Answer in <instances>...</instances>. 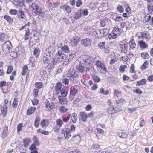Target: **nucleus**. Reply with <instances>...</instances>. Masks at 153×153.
Instances as JSON below:
<instances>
[{
	"label": "nucleus",
	"mask_w": 153,
	"mask_h": 153,
	"mask_svg": "<svg viewBox=\"0 0 153 153\" xmlns=\"http://www.w3.org/2000/svg\"><path fill=\"white\" fill-rule=\"evenodd\" d=\"M31 7L33 9V11L36 14L41 16H43L44 11L42 8L40 7L36 4L32 3Z\"/></svg>",
	"instance_id": "obj_1"
},
{
	"label": "nucleus",
	"mask_w": 153,
	"mask_h": 153,
	"mask_svg": "<svg viewBox=\"0 0 153 153\" xmlns=\"http://www.w3.org/2000/svg\"><path fill=\"white\" fill-rule=\"evenodd\" d=\"M12 45L10 42L7 41L3 45L2 49L4 53H7L9 52L10 49L12 48Z\"/></svg>",
	"instance_id": "obj_2"
},
{
	"label": "nucleus",
	"mask_w": 153,
	"mask_h": 153,
	"mask_svg": "<svg viewBox=\"0 0 153 153\" xmlns=\"http://www.w3.org/2000/svg\"><path fill=\"white\" fill-rule=\"evenodd\" d=\"M82 59L84 64H91L94 62V59L88 56H83Z\"/></svg>",
	"instance_id": "obj_3"
},
{
	"label": "nucleus",
	"mask_w": 153,
	"mask_h": 153,
	"mask_svg": "<svg viewBox=\"0 0 153 153\" xmlns=\"http://www.w3.org/2000/svg\"><path fill=\"white\" fill-rule=\"evenodd\" d=\"M79 88V86L78 85L73 86L71 87L70 92V97H69L70 99L71 96H72L73 97L78 93V91Z\"/></svg>",
	"instance_id": "obj_4"
},
{
	"label": "nucleus",
	"mask_w": 153,
	"mask_h": 153,
	"mask_svg": "<svg viewBox=\"0 0 153 153\" xmlns=\"http://www.w3.org/2000/svg\"><path fill=\"white\" fill-rule=\"evenodd\" d=\"M65 56L66 55L65 54L63 53L62 54L61 52L58 51L57 53L56 54V59H57L56 61L60 62L64 61L65 57Z\"/></svg>",
	"instance_id": "obj_5"
},
{
	"label": "nucleus",
	"mask_w": 153,
	"mask_h": 153,
	"mask_svg": "<svg viewBox=\"0 0 153 153\" xmlns=\"http://www.w3.org/2000/svg\"><path fill=\"white\" fill-rule=\"evenodd\" d=\"M56 64V62L54 58H53V60L51 62L49 63L48 65L47 66L46 68L48 70V71L50 72L53 70Z\"/></svg>",
	"instance_id": "obj_6"
},
{
	"label": "nucleus",
	"mask_w": 153,
	"mask_h": 153,
	"mask_svg": "<svg viewBox=\"0 0 153 153\" xmlns=\"http://www.w3.org/2000/svg\"><path fill=\"white\" fill-rule=\"evenodd\" d=\"M74 56H75L74 54H69V56H67L66 55L64 59L65 61L63 62V64L65 65L68 64L70 61Z\"/></svg>",
	"instance_id": "obj_7"
},
{
	"label": "nucleus",
	"mask_w": 153,
	"mask_h": 153,
	"mask_svg": "<svg viewBox=\"0 0 153 153\" xmlns=\"http://www.w3.org/2000/svg\"><path fill=\"white\" fill-rule=\"evenodd\" d=\"M68 91V88L67 86H64L62 89L60 91L61 95V96L63 97H66Z\"/></svg>",
	"instance_id": "obj_8"
},
{
	"label": "nucleus",
	"mask_w": 153,
	"mask_h": 153,
	"mask_svg": "<svg viewBox=\"0 0 153 153\" xmlns=\"http://www.w3.org/2000/svg\"><path fill=\"white\" fill-rule=\"evenodd\" d=\"M62 132L64 134V137L66 139H69L71 136V130L68 129H63Z\"/></svg>",
	"instance_id": "obj_9"
},
{
	"label": "nucleus",
	"mask_w": 153,
	"mask_h": 153,
	"mask_svg": "<svg viewBox=\"0 0 153 153\" xmlns=\"http://www.w3.org/2000/svg\"><path fill=\"white\" fill-rule=\"evenodd\" d=\"M79 37L75 36L73 37V39L71 40L70 43L72 46H76L79 42Z\"/></svg>",
	"instance_id": "obj_10"
},
{
	"label": "nucleus",
	"mask_w": 153,
	"mask_h": 153,
	"mask_svg": "<svg viewBox=\"0 0 153 153\" xmlns=\"http://www.w3.org/2000/svg\"><path fill=\"white\" fill-rule=\"evenodd\" d=\"M120 16V15L119 14L114 13L112 16V19L115 22H120L121 20H123L122 17Z\"/></svg>",
	"instance_id": "obj_11"
},
{
	"label": "nucleus",
	"mask_w": 153,
	"mask_h": 153,
	"mask_svg": "<svg viewBox=\"0 0 153 153\" xmlns=\"http://www.w3.org/2000/svg\"><path fill=\"white\" fill-rule=\"evenodd\" d=\"M79 118L83 122L87 121V115L85 112H81L80 113L79 116Z\"/></svg>",
	"instance_id": "obj_12"
},
{
	"label": "nucleus",
	"mask_w": 153,
	"mask_h": 153,
	"mask_svg": "<svg viewBox=\"0 0 153 153\" xmlns=\"http://www.w3.org/2000/svg\"><path fill=\"white\" fill-rule=\"evenodd\" d=\"M76 68L78 71L80 73H84L88 69L87 67L80 65H77Z\"/></svg>",
	"instance_id": "obj_13"
},
{
	"label": "nucleus",
	"mask_w": 153,
	"mask_h": 153,
	"mask_svg": "<svg viewBox=\"0 0 153 153\" xmlns=\"http://www.w3.org/2000/svg\"><path fill=\"white\" fill-rule=\"evenodd\" d=\"M128 44H120V47L121 49V51L122 52L126 53L127 51Z\"/></svg>",
	"instance_id": "obj_14"
},
{
	"label": "nucleus",
	"mask_w": 153,
	"mask_h": 153,
	"mask_svg": "<svg viewBox=\"0 0 153 153\" xmlns=\"http://www.w3.org/2000/svg\"><path fill=\"white\" fill-rule=\"evenodd\" d=\"M81 43L85 47H87L90 45L91 44V41L90 39L86 38L84 39H82Z\"/></svg>",
	"instance_id": "obj_15"
},
{
	"label": "nucleus",
	"mask_w": 153,
	"mask_h": 153,
	"mask_svg": "<svg viewBox=\"0 0 153 153\" xmlns=\"http://www.w3.org/2000/svg\"><path fill=\"white\" fill-rule=\"evenodd\" d=\"M58 51L61 52V53H68L69 51V49L68 47L66 45H65L61 48L60 51Z\"/></svg>",
	"instance_id": "obj_16"
},
{
	"label": "nucleus",
	"mask_w": 153,
	"mask_h": 153,
	"mask_svg": "<svg viewBox=\"0 0 153 153\" xmlns=\"http://www.w3.org/2000/svg\"><path fill=\"white\" fill-rule=\"evenodd\" d=\"M62 84L61 82H58L57 83L55 86V91L58 94L59 91H60L62 89Z\"/></svg>",
	"instance_id": "obj_17"
},
{
	"label": "nucleus",
	"mask_w": 153,
	"mask_h": 153,
	"mask_svg": "<svg viewBox=\"0 0 153 153\" xmlns=\"http://www.w3.org/2000/svg\"><path fill=\"white\" fill-rule=\"evenodd\" d=\"M55 49L52 47H49L47 49L46 51L48 52L49 54V56H51L54 52Z\"/></svg>",
	"instance_id": "obj_18"
},
{
	"label": "nucleus",
	"mask_w": 153,
	"mask_h": 153,
	"mask_svg": "<svg viewBox=\"0 0 153 153\" xmlns=\"http://www.w3.org/2000/svg\"><path fill=\"white\" fill-rule=\"evenodd\" d=\"M68 75H69L68 77L69 78L70 80L72 81L75 80L76 77L78 76V74L76 73H71L70 72L69 73Z\"/></svg>",
	"instance_id": "obj_19"
},
{
	"label": "nucleus",
	"mask_w": 153,
	"mask_h": 153,
	"mask_svg": "<svg viewBox=\"0 0 153 153\" xmlns=\"http://www.w3.org/2000/svg\"><path fill=\"white\" fill-rule=\"evenodd\" d=\"M73 140L75 141L76 143L79 142L81 141L80 136L79 135L74 136L72 137Z\"/></svg>",
	"instance_id": "obj_20"
},
{
	"label": "nucleus",
	"mask_w": 153,
	"mask_h": 153,
	"mask_svg": "<svg viewBox=\"0 0 153 153\" xmlns=\"http://www.w3.org/2000/svg\"><path fill=\"white\" fill-rule=\"evenodd\" d=\"M23 145L24 147H27L31 142V140L30 138H27L23 140Z\"/></svg>",
	"instance_id": "obj_21"
},
{
	"label": "nucleus",
	"mask_w": 153,
	"mask_h": 153,
	"mask_svg": "<svg viewBox=\"0 0 153 153\" xmlns=\"http://www.w3.org/2000/svg\"><path fill=\"white\" fill-rule=\"evenodd\" d=\"M107 35H108V37L109 39H114L117 37V35L114 32L111 33H107Z\"/></svg>",
	"instance_id": "obj_22"
},
{
	"label": "nucleus",
	"mask_w": 153,
	"mask_h": 153,
	"mask_svg": "<svg viewBox=\"0 0 153 153\" xmlns=\"http://www.w3.org/2000/svg\"><path fill=\"white\" fill-rule=\"evenodd\" d=\"M129 46L130 47V49H131L132 50H133L135 48L136 46V44L135 43L134 40L133 39H132L130 40L129 42Z\"/></svg>",
	"instance_id": "obj_23"
},
{
	"label": "nucleus",
	"mask_w": 153,
	"mask_h": 153,
	"mask_svg": "<svg viewBox=\"0 0 153 153\" xmlns=\"http://www.w3.org/2000/svg\"><path fill=\"white\" fill-rule=\"evenodd\" d=\"M138 44L140 47L142 49H145L148 47L147 45L143 41H140L138 42Z\"/></svg>",
	"instance_id": "obj_24"
},
{
	"label": "nucleus",
	"mask_w": 153,
	"mask_h": 153,
	"mask_svg": "<svg viewBox=\"0 0 153 153\" xmlns=\"http://www.w3.org/2000/svg\"><path fill=\"white\" fill-rule=\"evenodd\" d=\"M28 67L27 65H25L23 68L22 71V75L24 76L26 75L28 71Z\"/></svg>",
	"instance_id": "obj_25"
},
{
	"label": "nucleus",
	"mask_w": 153,
	"mask_h": 153,
	"mask_svg": "<svg viewBox=\"0 0 153 153\" xmlns=\"http://www.w3.org/2000/svg\"><path fill=\"white\" fill-rule=\"evenodd\" d=\"M61 9H64L67 13H70L71 11V7L68 5H64L60 7Z\"/></svg>",
	"instance_id": "obj_26"
},
{
	"label": "nucleus",
	"mask_w": 153,
	"mask_h": 153,
	"mask_svg": "<svg viewBox=\"0 0 153 153\" xmlns=\"http://www.w3.org/2000/svg\"><path fill=\"white\" fill-rule=\"evenodd\" d=\"M50 59L48 55L44 56L42 58L43 63L45 64H48L50 61Z\"/></svg>",
	"instance_id": "obj_27"
},
{
	"label": "nucleus",
	"mask_w": 153,
	"mask_h": 153,
	"mask_svg": "<svg viewBox=\"0 0 153 153\" xmlns=\"http://www.w3.org/2000/svg\"><path fill=\"white\" fill-rule=\"evenodd\" d=\"M77 115L76 113H74L72 114L71 120L73 123H75L77 121Z\"/></svg>",
	"instance_id": "obj_28"
},
{
	"label": "nucleus",
	"mask_w": 153,
	"mask_h": 153,
	"mask_svg": "<svg viewBox=\"0 0 153 153\" xmlns=\"http://www.w3.org/2000/svg\"><path fill=\"white\" fill-rule=\"evenodd\" d=\"M107 112L108 114H112L114 113H116L114 109V107L113 105L110 106L107 109Z\"/></svg>",
	"instance_id": "obj_29"
},
{
	"label": "nucleus",
	"mask_w": 153,
	"mask_h": 153,
	"mask_svg": "<svg viewBox=\"0 0 153 153\" xmlns=\"http://www.w3.org/2000/svg\"><path fill=\"white\" fill-rule=\"evenodd\" d=\"M4 18L10 24L12 23L13 21V18L10 16L6 15L4 16Z\"/></svg>",
	"instance_id": "obj_30"
},
{
	"label": "nucleus",
	"mask_w": 153,
	"mask_h": 153,
	"mask_svg": "<svg viewBox=\"0 0 153 153\" xmlns=\"http://www.w3.org/2000/svg\"><path fill=\"white\" fill-rule=\"evenodd\" d=\"M36 108L34 107H31L27 111V114L28 115H30L34 112Z\"/></svg>",
	"instance_id": "obj_31"
},
{
	"label": "nucleus",
	"mask_w": 153,
	"mask_h": 153,
	"mask_svg": "<svg viewBox=\"0 0 153 153\" xmlns=\"http://www.w3.org/2000/svg\"><path fill=\"white\" fill-rule=\"evenodd\" d=\"M117 136L120 138L122 139H125L127 137V134L123 132L118 133L117 134Z\"/></svg>",
	"instance_id": "obj_32"
},
{
	"label": "nucleus",
	"mask_w": 153,
	"mask_h": 153,
	"mask_svg": "<svg viewBox=\"0 0 153 153\" xmlns=\"http://www.w3.org/2000/svg\"><path fill=\"white\" fill-rule=\"evenodd\" d=\"M40 53L39 49L38 48H35L33 52V54L36 58H37L39 56Z\"/></svg>",
	"instance_id": "obj_33"
},
{
	"label": "nucleus",
	"mask_w": 153,
	"mask_h": 153,
	"mask_svg": "<svg viewBox=\"0 0 153 153\" xmlns=\"http://www.w3.org/2000/svg\"><path fill=\"white\" fill-rule=\"evenodd\" d=\"M17 14L18 18H20L21 19L24 18L25 15L24 12L22 10H20L18 12H17Z\"/></svg>",
	"instance_id": "obj_34"
},
{
	"label": "nucleus",
	"mask_w": 153,
	"mask_h": 153,
	"mask_svg": "<svg viewBox=\"0 0 153 153\" xmlns=\"http://www.w3.org/2000/svg\"><path fill=\"white\" fill-rule=\"evenodd\" d=\"M146 83V81L145 79H142L140 81H138L137 82L136 85L140 86L141 85H143Z\"/></svg>",
	"instance_id": "obj_35"
},
{
	"label": "nucleus",
	"mask_w": 153,
	"mask_h": 153,
	"mask_svg": "<svg viewBox=\"0 0 153 153\" xmlns=\"http://www.w3.org/2000/svg\"><path fill=\"white\" fill-rule=\"evenodd\" d=\"M141 56L145 59H148L149 58V55L146 52H144L141 53Z\"/></svg>",
	"instance_id": "obj_36"
},
{
	"label": "nucleus",
	"mask_w": 153,
	"mask_h": 153,
	"mask_svg": "<svg viewBox=\"0 0 153 153\" xmlns=\"http://www.w3.org/2000/svg\"><path fill=\"white\" fill-rule=\"evenodd\" d=\"M125 100L124 99L121 98L120 99L117 100L116 101V103L117 104H120V105H122L125 103Z\"/></svg>",
	"instance_id": "obj_37"
},
{
	"label": "nucleus",
	"mask_w": 153,
	"mask_h": 153,
	"mask_svg": "<svg viewBox=\"0 0 153 153\" xmlns=\"http://www.w3.org/2000/svg\"><path fill=\"white\" fill-rule=\"evenodd\" d=\"M7 131L8 130L7 128H4L2 135V137L3 139H4L7 136Z\"/></svg>",
	"instance_id": "obj_38"
},
{
	"label": "nucleus",
	"mask_w": 153,
	"mask_h": 153,
	"mask_svg": "<svg viewBox=\"0 0 153 153\" xmlns=\"http://www.w3.org/2000/svg\"><path fill=\"white\" fill-rule=\"evenodd\" d=\"M81 17V13L80 11H78L73 16L74 18L76 19H78Z\"/></svg>",
	"instance_id": "obj_39"
},
{
	"label": "nucleus",
	"mask_w": 153,
	"mask_h": 153,
	"mask_svg": "<svg viewBox=\"0 0 153 153\" xmlns=\"http://www.w3.org/2000/svg\"><path fill=\"white\" fill-rule=\"evenodd\" d=\"M59 109V111L62 113H65L68 111V109L64 106L60 107Z\"/></svg>",
	"instance_id": "obj_40"
},
{
	"label": "nucleus",
	"mask_w": 153,
	"mask_h": 153,
	"mask_svg": "<svg viewBox=\"0 0 153 153\" xmlns=\"http://www.w3.org/2000/svg\"><path fill=\"white\" fill-rule=\"evenodd\" d=\"M40 118L39 117H37L35 120L34 126L36 128L38 127L39 125Z\"/></svg>",
	"instance_id": "obj_41"
},
{
	"label": "nucleus",
	"mask_w": 153,
	"mask_h": 153,
	"mask_svg": "<svg viewBox=\"0 0 153 153\" xmlns=\"http://www.w3.org/2000/svg\"><path fill=\"white\" fill-rule=\"evenodd\" d=\"M35 86L38 89H41L43 87V85L41 82H36L35 84Z\"/></svg>",
	"instance_id": "obj_42"
},
{
	"label": "nucleus",
	"mask_w": 153,
	"mask_h": 153,
	"mask_svg": "<svg viewBox=\"0 0 153 153\" xmlns=\"http://www.w3.org/2000/svg\"><path fill=\"white\" fill-rule=\"evenodd\" d=\"M5 108L4 107H3V109H1V111L2 112V114L4 116H6L7 114V107L5 105Z\"/></svg>",
	"instance_id": "obj_43"
},
{
	"label": "nucleus",
	"mask_w": 153,
	"mask_h": 153,
	"mask_svg": "<svg viewBox=\"0 0 153 153\" xmlns=\"http://www.w3.org/2000/svg\"><path fill=\"white\" fill-rule=\"evenodd\" d=\"M92 79L94 81L96 82H99L100 80V78L97 76H93L92 77Z\"/></svg>",
	"instance_id": "obj_44"
},
{
	"label": "nucleus",
	"mask_w": 153,
	"mask_h": 153,
	"mask_svg": "<svg viewBox=\"0 0 153 153\" xmlns=\"http://www.w3.org/2000/svg\"><path fill=\"white\" fill-rule=\"evenodd\" d=\"M117 10L120 13H123L124 11V9L121 5L118 6L117 8Z\"/></svg>",
	"instance_id": "obj_45"
},
{
	"label": "nucleus",
	"mask_w": 153,
	"mask_h": 153,
	"mask_svg": "<svg viewBox=\"0 0 153 153\" xmlns=\"http://www.w3.org/2000/svg\"><path fill=\"white\" fill-rule=\"evenodd\" d=\"M122 30L120 28H119L118 26H116L113 29L112 32H121Z\"/></svg>",
	"instance_id": "obj_46"
},
{
	"label": "nucleus",
	"mask_w": 153,
	"mask_h": 153,
	"mask_svg": "<svg viewBox=\"0 0 153 153\" xmlns=\"http://www.w3.org/2000/svg\"><path fill=\"white\" fill-rule=\"evenodd\" d=\"M126 68V65H121L119 68V71L121 73H123L124 72L125 69Z\"/></svg>",
	"instance_id": "obj_47"
},
{
	"label": "nucleus",
	"mask_w": 153,
	"mask_h": 153,
	"mask_svg": "<svg viewBox=\"0 0 153 153\" xmlns=\"http://www.w3.org/2000/svg\"><path fill=\"white\" fill-rule=\"evenodd\" d=\"M125 10L126 12L128 14H129V13H131V9L130 8L129 6L128 5H125Z\"/></svg>",
	"instance_id": "obj_48"
},
{
	"label": "nucleus",
	"mask_w": 153,
	"mask_h": 153,
	"mask_svg": "<svg viewBox=\"0 0 153 153\" xmlns=\"http://www.w3.org/2000/svg\"><path fill=\"white\" fill-rule=\"evenodd\" d=\"M56 125L61 127L63 124V123L60 119H58L56 120Z\"/></svg>",
	"instance_id": "obj_49"
},
{
	"label": "nucleus",
	"mask_w": 153,
	"mask_h": 153,
	"mask_svg": "<svg viewBox=\"0 0 153 153\" xmlns=\"http://www.w3.org/2000/svg\"><path fill=\"white\" fill-rule=\"evenodd\" d=\"M113 53L112 51L111 50L110 48L108 47L106 48V53H110V55L111 56L112 55Z\"/></svg>",
	"instance_id": "obj_50"
},
{
	"label": "nucleus",
	"mask_w": 153,
	"mask_h": 153,
	"mask_svg": "<svg viewBox=\"0 0 153 153\" xmlns=\"http://www.w3.org/2000/svg\"><path fill=\"white\" fill-rule=\"evenodd\" d=\"M98 46L101 49H104L105 48V42H102L101 43H100L98 45Z\"/></svg>",
	"instance_id": "obj_51"
},
{
	"label": "nucleus",
	"mask_w": 153,
	"mask_h": 153,
	"mask_svg": "<svg viewBox=\"0 0 153 153\" xmlns=\"http://www.w3.org/2000/svg\"><path fill=\"white\" fill-rule=\"evenodd\" d=\"M17 10L16 9H11L10 11V13L12 15H15L17 14Z\"/></svg>",
	"instance_id": "obj_52"
},
{
	"label": "nucleus",
	"mask_w": 153,
	"mask_h": 153,
	"mask_svg": "<svg viewBox=\"0 0 153 153\" xmlns=\"http://www.w3.org/2000/svg\"><path fill=\"white\" fill-rule=\"evenodd\" d=\"M148 10L149 12L151 13L153 12V5L150 4V5H148Z\"/></svg>",
	"instance_id": "obj_53"
},
{
	"label": "nucleus",
	"mask_w": 153,
	"mask_h": 153,
	"mask_svg": "<svg viewBox=\"0 0 153 153\" xmlns=\"http://www.w3.org/2000/svg\"><path fill=\"white\" fill-rule=\"evenodd\" d=\"M148 62L147 60L145 61L143 65L141 66V69L142 70L145 69L146 68V65L147 64H148Z\"/></svg>",
	"instance_id": "obj_54"
},
{
	"label": "nucleus",
	"mask_w": 153,
	"mask_h": 153,
	"mask_svg": "<svg viewBox=\"0 0 153 153\" xmlns=\"http://www.w3.org/2000/svg\"><path fill=\"white\" fill-rule=\"evenodd\" d=\"M18 102V99L17 98H15L14 100V102L12 104V106L14 107H16L17 105V103Z\"/></svg>",
	"instance_id": "obj_55"
},
{
	"label": "nucleus",
	"mask_w": 153,
	"mask_h": 153,
	"mask_svg": "<svg viewBox=\"0 0 153 153\" xmlns=\"http://www.w3.org/2000/svg\"><path fill=\"white\" fill-rule=\"evenodd\" d=\"M22 50L21 48L19 47H18L16 48V52L17 54H22Z\"/></svg>",
	"instance_id": "obj_56"
},
{
	"label": "nucleus",
	"mask_w": 153,
	"mask_h": 153,
	"mask_svg": "<svg viewBox=\"0 0 153 153\" xmlns=\"http://www.w3.org/2000/svg\"><path fill=\"white\" fill-rule=\"evenodd\" d=\"M104 29H102L101 30H100V34L99 36L101 38L103 37H104L105 36L104 35L105 32L104 31Z\"/></svg>",
	"instance_id": "obj_57"
},
{
	"label": "nucleus",
	"mask_w": 153,
	"mask_h": 153,
	"mask_svg": "<svg viewBox=\"0 0 153 153\" xmlns=\"http://www.w3.org/2000/svg\"><path fill=\"white\" fill-rule=\"evenodd\" d=\"M30 61L32 63H36L37 62V59H35L33 57H31L30 58Z\"/></svg>",
	"instance_id": "obj_58"
},
{
	"label": "nucleus",
	"mask_w": 153,
	"mask_h": 153,
	"mask_svg": "<svg viewBox=\"0 0 153 153\" xmlns=\"http://www.w3.org/2000/svg\"><path fill=\"white\" fill-rule=\"evenodd\" d=\"M39 90L38 89H34L33 91V96L35 97H36L38 96V93Z\"/></svg>",
	"instance_id": "obj_59"
},
{
	"label": "nucleus",
	"mask_w": 153,
	"mask_h": 153,
	"mask_svg": "<svg viewBox=\"0 0 153 153\" xmlns=\"http://www.w3.org/2000/svg\"><path fill=\"white\" fill-rule=\"evenodd\" d=\"M62 82L66 85H68L69 83V79H68L65 78L62 80Z\"/></svg>",
	"instance_id": "obj_60"
},
{
	"label": "nucleus",
	"mask_w": 153,
	"mask_h": 153,
	"mask_svg": "<svg viewBox=\"0 0 153 153\" xmlns=\"http://www.w3.org/2000/svg\"><path fill=\"white\" fill-rule=\"evenodd\" d=\"M13 69V68L12 66H10L8 67L7 70V73L10 74L11 72Z\"/></svg>",
	"instance_id": "obj_61"
},
{
	"label": "nucleus",
	"mask_w": 153,
	"mask_h": 153,
	"mask_svg": "<svg viewBox=\"0 0 153 153\" xmlns=\"http://www.w3.org/2000/svg\"><path fill=\"white\" fill-rule=\"evenodd\" d=\"M100 146L98 144H94L92 145L91 149H97L99 148Z\"/></svg>",
	"instance_id": "obj_62"
},
{
	"label": "nucleus",
	"mask_w": 153,
	"mask_h": 153,
	"mask_svg": "<svg viewBox=\"0 0 153 153\" xmlns=\"http://www.w3.org/2000/svg\"><path fill=\"white\" fill-rule=\"evenodd\" d=\"M62 97H62V96H61L60 95H59L58 97L59 102L60 104H62V103H64V102Z\"/></svg>",
	"instance_id": "obj_63"
},
{
	"label": "nucleus",
	"mask_w": 153,
	"mask_h": 153,
	"mask_svg": "<svg viewBox=\"0 0 153 153\" xmlns=\"http://www.w3.org/2000/svg\"><path fill=\"white\" fill-rule=\"evenodd\" d=\"M22 123H20L18 124L17 127V131L19 132L21 131L22 130Z\"/></svg>",
	"instance_id": "obj_64"
}]
</instances>
